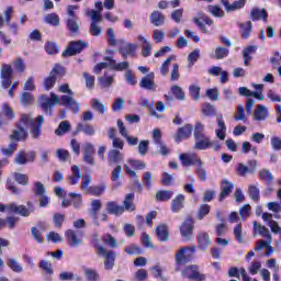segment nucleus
<instances>
[{
	"label": "nucleus",
	"mask_w": 281,
	"mask_h": 281,
	"mask_svg": "<svg viewBox=\"0 0 281 281\" xmlns=\"http://www.w3.org/2000/svg\"><path fill=\"white\" fill-rule=\"evenodd\" d=\"M45 122V116L38 115L35 120L32 114H22L20 123H18V128L9 136L11 142H21L27 138V131L24 126H31V135L33 139H38L41 137V131H43V123Z\"/></svg>",
	"instance_id": "f257e3e1"
},
{
	"label": "nucleus",
	"mask_w": 281,
	"mask_h": 281,
	"mask_svg": "<svg viewBox=\"0 0 281 281\" xmlns=\"http://www.w3.org/2000/svg\"><path fill=\"white\" fill-rule=\"evenodd\" d=\"M194 137V150H207V148H212L214 146V142L210 138V136L205 135V125L201 122H196L193 130Z\"/></svg>",
	"instance_id": "f03ea898"
},
{
	"label": "nucleus",
	"mask_w": 281,
	"mask_h": 281,
	"mask_svg": "<svg viewBox=\"0 0 281 281\" xmlns=\"http://www.w3.org/2000/svg\"><path fill=\"white\" fill-rule=\"evenodd\" d=\"M59 93H68L61 95V98L59 99V102L61 104V106H66L67 109H70V111H72V113H80V103H78V101H76V99H74V91H71V89H69V83H64L61 86H59L58 88Z\"/></svg>",
	"instance_id": "7ed1b4c3"
},
{
	"label": "nucleus",
	"mask_w": 281,
	"mask_h": 281,
	"mask_svg": "<svg viewBox=\"0 0 281 281\" xmlns=\"http://www.w3.org/2000/svg\"><path fill=\"white\" fill-rule=\"evenodd\" d=\"M38 102L44 113H46V115H52V109H54L56 104H60V97L54 92H50V98L47 94H42L38 98Z\"/></svg>",
	"instance_id": "20e7f679"
},
{
	"label": "nucleus",
	"mask_w": 281,
	"mask_h": 281,
	"mask_svg": "<svg viewBox=\"0 0 281 281\" xmlns=\"http://www.w3.org/2000/svg\"><path fill=\"white\" fill-rule=\"evenodd\" d=\"M64 74L65 67L60 66V64H56L54 68L50 70L49 76L46 77L44 80L45 90L50 91V89H54L56 80H58V78H63Z\"/></svg>",
	"instance_id": "39448f33"
},
{
	"label": "nucleus",
	"mask_w": 281,
	"mask_h": 281,
	"mask_svg": "<svg viewBox=\"0 0 281 281\" xmlns=\"http://www.w3.org/2000/svg\"><path fill=\"white\" fill-rule=\"evenodd\" d=\"M95 251L97 255L104 258V268L106 270H111L115 267V251H109L102 245H95Z\"/></svg>",
	"instance_id": "423d86ee"
},
{
	"label": "nucleus",
	"mask_w": 281,
	"mask_h": 281,
	"mask_svg": "<svg viewBox=\"0 0 281 281\" xmlns=\"http://www.w3.org/2000/svg\"><path fill=\"white\" fill-rule=\"evenodd\" d=\"M89 47V43L83 42L82 40L72 41L68 44L67 48L63 52V58H69V56H76L80 54L82 49Z\"/></svg>",
	"instance_id": "0eeeda50"
},
{
	"label": "nucleus",
	"mask_w": 281,
	"mask_h": 281,
	"mask_svg": "<svg viewBox=\"0 0 281 281\" xmlns=\"http://www.w3.org/2000/svg\"><path fill=\"white\" fill-rule=\"evenodd\" d=\"M182 276L183 278H188V280L194 281H205L207 278L200 271V268L196 265L186 267L184 270L182 271Z\"/></svg>",
	"instance_id": "6e6552de"
},
{
	"label": "nucleus",
	"mask_w": 281,
	"mask_h": 281,
	"mask_svg": "<svg viewBox=\"0 0 281 281\" xmlns=\"http://www.w3.org/2000/svg\"><path fill=\"white\" fill-rule=\"evenodd\" d=\"M258 169V161L252 159L248 160V166L243 162L237 164L236 172L238 177H247V175H256V170Z\"/></svg>",
	"instance_id": "1a4fd4ad"
},
{
	"label": "nucleus",
	"mask_w": 281,
	"mask_h": 281,
	"mask_svg": "<svg viewBox=\"0 0 281 281\" xmlns=\"http://www.w3.org/2000/svg\"><path fill=\"white\" fill-rule=\"evenodd\" d=\"M196 251V248L193 247H183L176 254V265H186L190 262L192 254Z\"/></svg>",
	"instance_id": "9d476101"
},
{
	"label": "nucleus",
	"mask_w": 281,
	"mask_h": 281,
	"mask_svg": "<svg viewBox=\"0 0 281 281\" xmlns=\"http://www.w3.org/2000/svg\"><path fill=\"white\" fill-rule=\"evenodd\" d=\"M153 139L154 144H156L157 148H159L160 155L164 157L170 155V149L168 146H166V144H164V140H161V130L155 128L153 131Z\"/></svg>",
	"instance_id": "9b49d317"
},
{
	"label": "nucleus",
	"mask_w": 281,
	"mask_h": 281,
	"mask_svg": "<svg viewBox=\"0 0 281 281\" xmlns=\"http://www.w3.org/2000/svg\"><path fill=\"white\" fill-rule=\"evenodd\" d=\"M83 161L88 166H95V147L91 143L83 145Z\"/></svg>",
	"instance_id": "f8f14e48"
},
{
	"label": "nucleus",
	"mask_w": 281,
	"mask_h": 281,
	"mask_svg": "<svg viewBox=\"0 0 281 281\" xmlns=\"http://www.w3.org/2000/svg\"><path fill=\"white\" fill-rule=\"evenodd\" d=\"M36 158V154L34 151H30L29 154L25 150H20L14 157L13 161L18 166H25V164L34 161Z\"/></svg>",
	"instance_id": "ddd939ff"
},
{
	"label": "nucleus",
	"mask_w": 281,
	"mask_h": 281,
	"mask_svg": "<svg viewBox=\"0 0 281 281\" xmlns=\"http://www.w3.org/2000/svg\"><path fill=\"white\" fill-rule=\"evenodd\" d=\"M140 89L146 91H157V83L155 82V72H149L139 81Z\"/></svg>",
	"instance_id": "4468645a"
},
{
	"label": "nucleus",
	"mask_w": 281,
	"mask_h": 281,
	"mask_svg": "<svg viewBox=\"0 0 281 281\" xmlns=\"http://www.w3.org/2000/svg\"><path fill=\"white\" fill-rule=\"evenodd\" d=\"M179 159L184 167L201 166V164H203V160H201L196 154H181Z\"/></svg>",
	"instance_id": "2eb2a0df"
},
{
	"label": "nucleus",
	"mask_w": 281,
	"mask_h": 281,
	"mask_svg": "<svg viewBox=\"0 0 281 281\" xmlns=\"http://www.w3.org/2000/svg\"><path fill=\"white\" fill-rule=\"evenodd\" d=\"M192 232H194V222L192 218H187L180 226V234L186 240H190Z\"/></svg>",
	"instance_id": "dca6fc26"
},
{
	"label": "nucleus",
	"mask_w": 281,
	"mask_h": 281,
	"mask_svg": "<svg viewBox=\"0 0 281 281\" xmlns=\"http://www.w3.org/2000/svg\"><path fill=\"white\" fill-rule=\"evenodd\" d=\"M200 18H193V22L195 23V25H198V27H200L201 32H203V34H207V26L206 25H213L214 21H212V19H210V16L200 13L199 14ZM205 23V24H203Z\"/></svg>",
	"instance_id": "f3484780"
},
{
	"label": "nucleus",
	"mask_w": 281,
	"mask_h": 281,
	"mask_svg": "<svg viewBox=\"0 0 281 281\" xmlns=\"http://www.w3.org/2000/svg\"><path fill=\"white\" fill-rule=\"evenodd\" d=\"M124 161V154L120 149H111L108 154V164L109 166H117Z\"/></svg>",
	"instance_id": "a211bd4d"
},
{
	"label": "nucleus",
	"mask_w": 281,
	"mask_h": 281,
	"mask_svg": "<svg viewBox=\"0 0 281 281\" xmlns=\"http://www.w3.org/2000/svg\"><path fill=\"white\" fill-rule=\"evenodd\" d=\"M47 229L43 223H38L37 227H32L31 228V236L33 239L38 243L40 245H43L45 243V239H43V233Z\"/></svg>",
	"instance_id": "6ab92c4d"
},
{
	"label": "nucleus",
	"mask_w": 281,
	"mask_h": 281,
	"mask_svg": "<svg viewBox=\"0 0 281 281\" xmlns=\"http://www.w3.org/2000/svg\"><path fill=\"white\" fill-rule=\"evenodd\" d=\"M192 124H186L184 126L180 127L176 134V142L179 144L182 139H188L190 135H192Z\"/></svg>",
	"instance_id": "aec40b11"
},
{
	"label": "nucleus",
	"mask_w": 281,
	"mask_h": 281,
	"mask_svg": "<svg viewBox=\"0 0 281 281\" xmlns=\"http://www.w3.org/2000/svg\"><path fill=\"white\" fill-rule=\"evenodd\" d=\"M186 205V195L178 194L176 198L171 201V212L175 214L181 212Z\"/></svg>",
	"instance_id": "412c9836"
},
{
	"label": "nucleus",
	"mask_w": 281,
	"mask_h": 281,
	"mask_svg": "<svg viewBox=\"0 0 281 281\" xmlns=\"http://www.w3.org/2000/svg\"><path fill=\"white\" fill-rule=\"evenodd\" d=\"M149 21L151 25H155V27H161V25L166 23V15H164L161 11L155 10L150 13Z\"/></svg>",
	"instance_id": "4be33fe9"
},
{
	"label": "nucleus",
	"mask_w": 281,
	"mask_h": 281,
	"mask_svg": "<svg viewBox=\"0 0 281 281\" xmlns=\"http://www.w3.org/2000/svg\"><path fill=\"white\" fill-rule=\"evenodd\" d=\"M218 128L215 130V135L222 142L225 140V136L227 133V126L225 125V121H223V114L217 115L216 117Z\"/></svg>",
	"instance_id": "5701e85b"
},
{
	"label": "nucleus",
	"mask_w": 281,
	"mask_h": 281,
	"mask_svg": "<svg viewBox=\"0 0 281 281\" xmlns=\"http://www.w3.org/2000/svg\"><path fill=\"white\" fill-rule=\"evenodd\" d=\"M65 236L70 247H78L79 245H82V237H79L76 231L67 229Z\"/></svg>",
	"instance_id": "b1692460"
},
{
	"label": "nucleus",
	"mask_w": 281,
	"mask_h": 281,
	"mask_svg": "<svg viewBox=\"0 0 281 281\" xmlns=\"http://www.w3.org/2000/svg\"><path fill=\"white\" fill-rule=\"evenodd\" d=\"M105 212L108 214H114V216H120V214H124V207L115 201H109L105 203Z\"/></svg>",
	"instance_id": "393cba45"
},
{
	"label": "nucleus",
	"mask_w": 281,
	"mask_h": 281,
	"mask_svg": "<svg viewBox=\"0 0 281 281\" xmlns=\"http://www.w3.org/2000/svg\"><path fill=\"white\" fill-rule=\"evenodd\" d=\"M156 235L160 243H168L170 238V233L168 232V225L160 224L156 227Z\"/></svg>",
	"instance_id": "a878e982"
},
{
	"label": "nucleus",
	"mask_w": 281,
	"mask_h": 281,
	"mask_svg": "<svg viewBox=\"0 0 281 281\" xmlns=\"http://www.w3.org/2000/svg\"><path fill=\"white\" fill-rule=\"evenodd\" d=\"M237 25L239 27L241 38H249V36H251V30H254L251 21H247L246 23L238 22Z\"/></svg>",
	"instance_id": "bb28decb"
},
{
	"label": "nucleus",
	"mask_w": 281,
	"mask_h": 281,
	"mask_svg": "<svg viewBox=\"0 0 281 281\" xmlns=\"http://www.w3.org/2000/svg\"><path fill=\"white\" fill-rule=\"evenodd\" d=\"M198 244L200 249L205 251V249H207V247L212 245V239L210 238V235L207 233L201 232L198 234Z\"/></svg>",
	"instance_id": "cd10ccee"
},
{
	"label": "nucleus",
	"mask_w": 281,
	"mask_h": 281,
	"mask_svg": "<svg viewBox=\"0 0 281 281\" xmlns=\"http://www.w3.org/2000/svg\"><path fill=\"white\" fill-rule=\"evenodd\" d=\"M232 190H234V184L227 180L222 181V192L220 193L218 201H224L226 196L232 194Z\"/></svg>",
	"instance_id": "c85d7f7f"
},
{
	"label": "nucleus",
	"mask_w": 281,
	"mask_h": 281,
	"mask_svg": "<svg viewBox=\"0 0 281 281\" xmlns=\"http://www.w3.org/2000/svg\"><path fill=\"white\" fill-rule=\"evenodd\" d=\"M268 16L269 14L265 9L254 8L250 12L251 21H260V19H262V21L267 22Z\"/></svg>",
	"instance_id": "c756f323"
},
{
	"label": "nucleus",
	"mask_w": 281,
	"mask_h": 281,
	"mask_svg": "<svg viewBox=\"0 0 281 281\" xmlns=\"http://www.w3.org/2000/svg\"><path fill=\"white\" fill-rule=\"evenodd\" d=\"M105 60H108V63H110V67L111 69H114V71H124L126 69H128V61H122L116 64L115 59H113V57H105Z\"/></svg>",
	"instance_id": "7c9ffc66"
},
{
	"label": "nucleus",
	"mask_w": 281,
	"mask_h": 281,
	"mask_svg": "<svg viewBox=\"0 0 281 281\" xmlns=\"http://www.w3.org/2000/svg\"><path fill=\"white\" fill-rule=\"evenodd\" d=\"M255 232H258L262 236V238H267L270 243H273V237L271 236V232L266 226H261L260 223L254 222Z\"/></svg>",
	"instance_id": "2f4dec72"
},
{
	"label": "nucleus",
	"mask_w": 281,
	"mask_h": 281,
	"mask_svg": "<svg viewBox=\"0 0 281 281\" xmlns=\"http://www.w3.org/2000/svg\"><path fill=\"white\" fill-rule=\"evenodd\" d=\"M133 201H135V193H127L125 195V199L123 201V206L124 211L126 212H135V203H133Z\"/></svg>",
	"instance_id": "473e14b6"
},
{
	"label": "nucleus",
	"mask_w": 281,
	"mask_h": 281,
	"mask_svg": "<svg viewBox=\"0 0 281 281\" xmlns=\"http://www.w3.org/2000/svg\"><path fill=\"white\" fill-rule=\"evenodd\" d=\"M254 117L258 122H262L266 117H269V110H267V106L258 104Z\"/></svg>",
	"instance_id": "72a5a7b5"
},
{
	"label": "nucleus",
	"mask_w": 281,
	"mask_h": 281,
	"mask_svg": "<svg viewBox=\"0 0 281 281\" xmlns=\"http://www.w3.org/2000/svg\"><path fill=\"white\" fill-rule=\"evenodd\" d=\"M68 32L71 34H78L80 32V24H78V18L66 19L65 21Z\"/></svg>",
	"instance_id": "f704fd0d"
},
{
	"label": "nucleus",
	"mask_w": 281,
	"mask_h": 281,
	"mask_svg": "<svg viewBox=\"0 0 281 281\" xmlns=\"http://www.w3.org/2000/svg\"><path fill=\"white\" fill-rule=\"evenodd\" d=\"M101 209H102V202L100 200H93L91 202L90 214H91L92 218L94 220V225H100L98 223V212H100Z\"/></svg>",
	"instance_id": "c9c22d12"
},
{
	"label": "nucleus",
	"mask_w": 281,
	"mask_h": 281,
	"mask_svg": "<svg viewBox=\"0 0 281 281\" xmlns=\"http://www.w3.org/2000/svg\"><path fill=\"white\" fill-rule=\"evenodd\" d=\"M258 49V46H248L244 49L243 56H244V65L246 67H249V61L251 60V54H256V50Z\"/></svg>",
	"instance_id": "e433bc0d"
},
{
	"label": "nucleus",
	"mask_w": 281,
	"mask_h": 281,
	"mask_svg": "<svg viewBox=\"0 0 281 281\" xmlns=\"http://www.w3.org/2000/svg\"><path fill=\"white\" fill-rule=\"evenodd\" d=\"M85 133V135L93 136L95 135V128L91 124L79 123L77 125V133Z\"/></svg>",
	"instance_id": "4c0bfd02"
},
{
	"label": "nucleus",
	"mask_w": 281,
	"mask_h": 281,
	"mask_svg": "<svg viewBox=\"0 0 281 281\" xmlns=\"http://www.w3.org/2000/svg\"><path fill=\"white\" fill-rule=\"evenodd\" d=\"M69 131H71V124L69 123V121H64L60 122L57 130H55V135L60 137L61 135L69 133Z\"/></svg>",
	"instance_id": "58836bf2"
},
{
	"label": "nucleus",
	"mask_w": 281,
	"mask_h": 281,
	"mask_svg": "<svg viewBox=\"0 0 281 281\" xmlns=\"http://www.w3.org/2000/svg\"><path fill=\"white\" fill-rule=\"evenodd\" d=\"M175 196V192L170 190H160L156 193V201L166 202Z\"/></svg>",
	"instance_id": "ea45409f"
},
{
	"label": "nucleus",
	"mask_w": 281,
	"mask_h": 281,
	"mask_svg": "<svg viewBox=\"0 0 281 281\" xmlns=\"http://www.w3.org/2000/svg\"><path fill=\"white\" fill-rule=\"evenodd\" d=\"M44 21L48 25H53V27H58V25H60V18L56 13L46 14Z\"/></svg>",
	"instance_id": "a19ab883"
},
{
	"label": "nucleus",
	"mask_w": 281,
	"mask_h": 281,
	"mask_svg": "<svg viewBox=\"0 0 281 281\" xmlns=\"http://www.w3.org/2000/svg\"><path fill=\"white\" fill-rule=\"evenodd\" d=\"M7 267H9V269H11V271L14 273H22L23 271V266H21V263L13 258L7 259Z\"/></svg>",
	"instance_id": "79ce46f5"
},
{
	"label": "nucleus",
	"mask_w": 281,
	"mask_h": 281,
	"mask_svg": "<svg viewBox=\"0 0 281 281\" xmlns=\"http://www.w3.org/2000/svg\"><path fill=\"white\" fill-rule=\"evenodd\" d=\"M139 104L140 106H144L145 109H148L151 113V115H154V117H157V120L161 119V115H159L155 110H153V103H150V101L144 97H142L139 99Z\"/></svg>",
	"instance_id": "37998d69"
},
{
	"label": "nucleus",
	"mask_w": 281,
	"mask_h": 281,
	"mask_svg": "<svg viewBox=\"0 0 281 281\" xmlns=\"http://www.w3.org/2000/svg\"><path fill=\"white\" fill-rule=\"evenodd\" d=\"M87 14L91 19L90 25H100V23H102V14L100 11L91 10Z\"/></svg>",
	"instance_id": "c03bdc74"
},
{
	"label": "nucleus",
	"mask_w": 281,
	"mask_h": 281,
	"mask_svg": "<svg viewBox=\"0 0 281 281\" xmlns=\"http://www.w3.org/2000/svg\"><path fill=\"white\" fill-rule=\"evenodd\" d=\"M172 60H177V56L175 55H170L161 65L160 67V74L161 76H168V72L170 71V69L168 67H170V63H172Z\"/></svg>",
	"instance_id": "a18cd8bd"
},
{
	"label": "nucleus",
	"mask_w": 281,
	"mask_h": 281,
	"mask_svg": "<svg viewBox=\"0 0 281 281\" xmlns=\"http://www.w3.org/2000/svg\"><path fill=\"white\" fill-rule=\"evenodd\" d=\"M266 248L268 251L266 252V256H271L273 254V247L269 245L266 240H259L257 241L255 246V251H260V249Z\"/></svg>",
	"instance_id": "49530a36"
},
{
	"label": "nucleus",
	"mask_w": 281,
	"mask_h": 281,
	"mask_svg": "<svg viewBox=\"0 0 281 281\" xmlns=\"http://www.w3.org/2000/svg\"><path fill=\"white\" fill-rule=\"evenodd\" d=\"M207 10L212 16H216L217 19H223L225 16V11L218 5H209Z\"/></svg>",
	"instance_id": "de8ad7c7"
},
{
	"label": "nucleus",
	"mask_w": 281,
	"mask_h": 281,
	"mask_svg": "<svg viewBox=\"0 0 281 281\" xmlns=\"http://www.w3.org/2000/svg\"><path fill=\"white\" fill-rule=\"evenodd\" d=\"M245 3H247V0H237L232 4L228 3L225 10L226 12H236V10H240V8H245Z\"/></svg>",
	"instance_id": "09e8293b"
},
{
	"label": "nucleus",
	"mask_w": 281,
	"mask_h": 281,
	"mask_svg": "<svg viewBox=\"0 0 281 281\" xmlns=\"http://www.w3.org/2000/svg\"><path fill=\"white\" fill-rule=\"evenodd\" d=\"M13 177L19 186H30V178L27 175L14 172Z\"/></svg>",
	"instance_id": "8fccbe9b"
},
{
	"label": "nucleus",
	"mask_w": 281,
	"mask_h": 281,
	"mask_svg": "<svg viewBox=\"0 0 281 281\" xmlns=\"http://www.w3.org/2000/svg\"><path fill=\"white\" fill-rule=\"evenodd\" d=\"M259 179L261 181H265L266 183H272L273 182V175L268 169H261L259 171Z\"/></svg>",
	"instance_id": "3c124183"
},
{
	"label": "nucleus",
	"mask_w": 281,
	"mask_h": 281,
	"mask_svg": "<svg viewBox=\"0 0 281 281\" xmlns=\"http://www.w3.org/2000/svg\"><path fill=\"white\" fill-rule=\"evenodd\" d=\"M91 106L94 111L101 113V115H104L106 113V106H104L103 103L100 102V99H92Z\"/></svg>",
	"instance_id": "603ef678"
},
{
	"label": "nucleus",
	"mask_w": 281,
	"mask_h": 281,
	"mask_svg": "<svg viewBox=\"0 0 281 281\" xmlns=\"http://www.w3.org/2000/svg\"><path fill=\"white\" fill-rule=\"evenodd\" d=\"M106 38H108L109 45H111L112 47H116V45H117V35L115 34V31L113 29H111V27L108 29Z\"/></svg>",
	"instance_id": "864d4df0"
},
{
	"label": "nucleus",
	"mask_w": 281,
	"mask_h": 281,
	"mask_svg": "<svg viewBox=\"0 0 281 281\" xmlns=\"http://www.w3.org/2000/svg\"><path fill=\"white\" fill-rule=\"evenodd\" d=\"M202 114L206 117H212V115H216V109L210 103H204L202 105Z\"/></svg>",
	"instance_id": "5fc2aeb1"
},
{
	"label": "nucleus",
	"mask_w": 281,
	"mask_h": 281,
	"mask_svg": "<svg viewBox=\"0 0 281 281\" xmlns=\"http://www.w3.org/2000/svg\"><path fill=\"white\" fill-rule=\"evenodd\" d=\"M45 186L41 181L34 182L33 194H35V196H43L45 195Z\"/></svg>",
	"instance_id": "6e6d98bb"
},
{
	"label": "nucleus",
	"mask_w": 281,
	"mask_h": 281,
	"mask_svg": "<svg viewBox=\"0 0 281 281\" xmlns=\"http://www.w3.org/2000/svg\"><path fill=\"white\" fill-rule=\"evenodd\" d=\"M171 93L175 95L176 100H186V92L179 86L171 87Z\"/></svg>",
	"instance_id": "4d7b16f0"
},
{
	"label": "nucleus",
	"mask_w": 281,
	"mask_h": 281,
	"mask_svg": "<svg viewBox=\"0 0 281 281\" xmlns=\"http://www.w3.org/2000/svg\"><path fill=\"white\" fill-rule=\"evenodd\" d=\"M248 194L252 201H260V189L256 186H249Z\"/></svg>",
	"instance_id": "13d9d810"
},
{
	"label": "nucleus",
	"mask_w": 281,
	"mask_h": 281,
	"mask_svg": "<svg viewBox=\"0 0 281 281\" xmlns=\"http://www.w3.org/2000/svg\"><path fill=\"white\" fill-rule=\"evenodd\" d=\"M227 56H229V49L221 46H217L215 48V58L217 60H222V58H227Z\"/></svg>",
	"instance_id": "bf43d9fd"
},
{
	"label": "nucleus",
	"mask_w": 281,
	"mask_h": 281,
	"mask_svg": "<svg viewBox=\"0 0 281 281\" xmlns=\"http://www.w3.org/2000/svg\"><path fill=\"white\" fill-rule=\"evenodd\" d=\"M170 19L175 23H181V19H183V8L173 10L170 14Z\"/></svg>",
	"instance_id": "052dcab7"
},
{
	"label": "nucleus",
	"mask_w": 281,
	"mask_h": 281,
	"mask_svg": "<svg viewBox=\"0 0 281 281\" xmlns=\"http://www.w3.org/2000/svg\"><path fill=\"white\" fill-rule=\"evenodd\" d=\"M125 254H128V256H139V254H142V248L136 244H132L125 247Z\"/></svg>",
	"instance_id": "680f3d73"
},
{
	"label": "nucleus",
	"mask_w": 281,
	"mask_h": 281,
	"mask_svg": "<svg viewBox=\"0 0 281 281\" xmlns=\"http://www.w3.org/2000/svg\"><path fill=\"white\" fill-rule=\"evenodd\" d=\"M199 58H201V50L199 49H194L191 54H189L188 56L189 67H193L194 63H196Z\"/></svg>",
	"instance_id": "e2e57ef3"
},
{
	"label": "nucleus",
	"mask_w": 281,
	"mask_h": 281,
	"mask_svg": "<svg viewBox=\"0 0 281 281\" xmlns=\"http://www.w3.org/2000/svg\"><path fill=\"white\" fill-rule=\"evenodd\" d=\"M121 178H122V166L117 165L112 171L111 179L112 181H114V183H117V186H120Z\"/></svg>",
	"instance_id": "0e129e2a"
},
{
	"label": "nucleus",
	"mask_w": 281,
	"mask_h": 281,
	"mask_svg": "<svg viewBox=\"0 0 281 281\" xmlns=\"http://www.w3.org/2000/svg\"><path fill=\"white\" fill-rule=\"evenodd\" d=\"M150 271L153 272L154 278H160L162 281H167L166 277H164V270L161 269V266L157 265L150 268Z\"/></svg>",
	"instance_id": "69168bd1"
},
{
	"label": "nucleus",
	"mask_w": 281,
	"mask_h": 281,
	"mask_svg": "<svg viewBox=\"0 0 281 281\" xmlns=\"http://www.w3.org/2000/svg\"><path fill=\"white\" fill-rule=\"evenodd\" d=\"M45 50L49 56H54L58 53V45L54 42H47L45 45Z\"/></svg>",
	"instance_id": "338daca9"
},
{
	"label": "nucleus",
	"mask_w": 281,
	"mask_h": 281,
	"mask_svg": "<svg viewBox=\"0 0 281 281\" xmlns=\"http://www.w3.org/2000/svg\"><path fill=\"white\" fill-rule=\"evenodd\" d=\"M7 190H10V192L15 195H19L22 192L21 189L16 187V183H14V181H12L11 179L7 180Z\"/></svg>",
	"instance_id": "774afa93"
}]
</instances>
